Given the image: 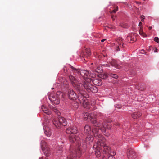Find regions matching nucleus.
Returning <instances> with one entry per match:
<instances>
[{
  "mask_svg": "<svg viewBox=\"0 0 159 159\" xmlns=\"http://www.w3.org/2000/svg\"><path fill=\"white\" fill-rule=\"evenodd\" d=\"M42 150L46 156L47 157L49 156L51 152L50 149L49 147H47Z\"/></svg>",
  "mask_w": 159,
  "mask_h": 159,
  "instance_id": "20",
  "label": "nucleus"
},
{
  "mask_svg": "<svg viewBox=\"0 0 159 159\" xmlns=\"http://www.w3.org/2000/svg\"><path fill=\"white\" fill-rule=\"evenodd\" d=\"M127 154L129 159H135L136 157V153L132 149H128Z\"/></svg>",
  "mask_w": 159,
  "mask_h": 159,
  "instance_id": "11",
  "label": "nucleus"
},
{
  "mask_svg": "<svg viewBox=\"0 0 159 159\" xmlns=\"http://www.w3.org/2000/svg\"><path fill=\"white\" fill-rule=\"evenodd\" d=\"M41 147L42 149L48 147L46 142L43 140H42L41 142Z\"/></svg>",
  "mask_w": 159,
  "mask_h": 159,
  "instance_id": "24",
  "label": "nucleus"
},
{
  "mask_svg": "<svg viewBox=\"0 0 159 159\" xmlns=\"http://www.w3.org/2000/svg\"><path fill=\"white\" fill-rule=\"evenodd\" d=\"M70 68L73 72L80 73L85 80H88L89 82L92 81L93 84L96 85L100 86L102 85V79L98 77L94 78V76L95 75L93 74L89 73L88 71L80 69H76L71 66Z\"/></svg>",
  "mask_w": 159,
  "mask_h": 159,
  "instance_id": "2",
  "label": "nucleus"
},
{
  "mask_svg": "<svg viewBox=\"0 0 159 159\" xmlns=\"http://www.w3.org/2000/svg\"><path fill=\"white\" fill-rule=\"evenodd\" d=\"M67 95L69 98L71 100H75L78 98L76 93L72 89H68Z\"/></svg>",
  "mask_w": 159,
  "mask_h": 159,
  "instance_id": "10",
  "label": "nucleus"
},
{
  "mask_svg": "<svg viewBox=\"0 0 159 159\" xmlns=\"http://www.w3.org/2000/svg\"><path fill=\"white\" fill-rule=\"evenodd\" d=\"M93 109H94V110H95V109H96V108H95V107H94L93 108Z\"/></svg>",
  "mask_w": 159,
  "mask_h": 159,
  "instance_id": "51",
  "label": "nucleus"
},
{
  "mask_svg": "<svg viewBox=\"0 0 159 159\" xmlns=\"http://www.w3.org/2000/svg\"><path fill=\"white\" fill-rule=\"evenodd\" d=\"M109 75L110 76H111L112 77H113V78L117 79L118 78V76L117 75L112 74V73H110L109 74Z\"/></svg>",
  "mask_w": 159,
  "mask_h": 159,
  "instance_id": "30",
  "label": "nucleus"
},
{
  "mask_svg": "<svg viewBox=\"0 0 159 159\" xmlns=\"http://www.w3.org/2000/svg\"><path fill=\"white\" fill-rule=\"evenodd\" d=\"M130 39L131 40L133 41V42H134L136 40V39L135 38H134V37L133 38L131 37Z\"/></svg>",
  "mask_w": 159,
  "mask_h": 159,
  "instance_id": "35",
  "label": "nucleus"
},
{
  "mask_svg": "<svg viewBox=\"0 0 159 159\" xmlns=\"http://www.w3.org/2000/svg\"><path fill=\"white\" fill-rule=\"evenodd\" d=\"M103 56H104V57L105 58V55H103Z\"/></svg>",
  "mask_w": 159,
  "mask_h": 159,
  "instance_id": "53",
  "label": "nucleus"
},
{
  "mask_svg": "<svg viewBox=\"0 0 159 159\" xmlns=\"http://www.w3.org/2000/svg\"><path fill=\"white\" fill-rule=\"evenodd\" d=\"M91 65H93V70L98 73H102V68L101 66L98 65L96 63H92Z\"/></svg>",
  "mask_w": 159,
  "mask_h": 159,
  "instance_id": "12",
  "label": "nucleus"
},
{
  "mask_svg": "<svg viewBox=\"0 0 159 159\" xmlns=\"http://www.w3.org/2000/svg\"><path fill=\"white\" fill-rule=\"evenodd\" d=\"M72 105L75 109H77L79 107L78 103L75 102H73L72 103Z\"/></svg>",
  "mask_w": 159,
  "mask_h": 159,
  "instance_id": "28",
  "label": "nucleus"
},
{
  "mask_svg": "<svg viewBox=\"0 0 159 159\" xmlns=\"http://www.w3.org/2000/svg\"><path fill=\"white\" fill-rule=\"evenodd\" d=\"M91 55V51L90 49L86 48L84 52L83 55L84 57H88Z\"/></svg>",
  "mask_w": 159,
  "mask_h": 159,
  "instance_id": "18",
  "label": "nucleus"
},
{
  "mask_svg": "<svg viewBox=\"0 0 159 159\" xmlns=\"http://www.w3.org/2000/svg\"><path fill=\"white\" fill-rule=\"evenodd\" d=\"M83 87L89 93L92 92L93 93H96L98 91V88L92 85L88 80H85L83 82Z\"/></svg>",
  "mask_w": 159,
  "mask_h": 159,
  "instance_id": "6",
  "label": "nucleus"
},
{
  "mask_svg": "<svg viewBox=\"0 0 159 159\" xmlns=\"http://www.w3.org/2000/svg\"><path fill=\"white\" fill-rule=\"evenodd\" d=\"M141 53L143 54H146V52H145V51L144 50H141Z\"/></svg>",
  "mask_w": 159,
  "mask_h": 159,
  "instance_id": "37",
  "label": "nucleus"
},
{
  "mask_svg": "<svg viewBox=\"0 0 159 159\" xmlns=\"http://www.w3.org/2000/svg\"><path fill=\"white\" fill-rule=\"evenodd\" d=\"M116 154V153L115 152L113 151L112 152H111L110 156H114Z\"/></svg>",
  "mask_w": 159,
  "mask_h": 159,
  "instance_id": "34",
  "label": "nucleus"
},
{
  "mask_svg": "<svg viewBox=\"0 0 159 159\" xmlns=\"http://www.w3.org/2000/svg\"><path fill=\"white\" fill-rule=\"evenodd\" d=\"M52 110L54 111L56 114H57L58 116L60 115V113L59 112V111L57 109V108L54 107H52L51 108Z\"/></svg>",
  "mask_w": 159,
  "mask_h": 159,
  "instance_id": "27",
  "label": "nucleus"
},
{
  "mask_svg": "<svg viewBox=\"0 0 159 159\" xmlns=\"http://www.w3.org/2000/svg\"><path fill=\"white\" fill-rule=\"evenodd\" d=\"M143 20H144V19H143H143H142L141 20V21H143Z\"/></svg>",
  "mask_w": 159,
  "mask_h": 159,
  "instance_id": "49",
  "label": "nucleus"
},
{
  "mask_svg": "<svg viewBox=\"0 0 159 159\" xmlns=\"http://www.w3.org/2000/svg\"><path fill=\"white\" fill-rule=\"evenodd\" d=\"M116 50L117 51H120V48L119 47V46H118L117 48H116Z\"/></svg>",
  "mask_w": 159,
  "mask_h": 159,
  "instance_id": "41",
  "label": "nucleus"
},
{
  "mask_svg": "<svg viewBox=\"0 0 159 159\" xmlns=\"http://www.w3.org/2000/svg\"><path fill=\"white\" fill-rule=\"evenodd\" d=\"M106 40V39H103L102 40H101V42H104Z\"/></svg>",
  "mask_w": 159,
  "mask_h": 159,
  "instance_id": "45",
  "label": "nucleus"
},
{
  "mask_svg": "<svg viewBox=\"0 0 159 159\" xmlns=\"http://www.w3.org/2000/svg\"><path fill=\"white\" fill-rule=\"evenodd\" d=\"M69 78L72 85L78 82L76 79L72 75L69 76Z\"/></svg>",
  "mask_w": 159,
  "mask_h": 159,
  "instance_id": "17",
  "label": "nucleus"
},
{
  "mask_svg": "<svg viewBox=\"0 0 159 159\" xmlns=\"http://www.w3.org/2000/svg\"><path fill=\"white\" fill-rule=\"evenodd\" d=\"M103 60H104V61L103 62H101V65L106 67H110V66L108 62H107L106 63H105L107 61L106 59L104 58L103 59Z\"/></svg>",
  "mask_w": 159,
  "mask_h": 159,
  "instance_id": "25",
  "label": "nucleus"
},
{
  "mask_svg": "<svg viewBox=\"0 0 159 159\" xmlns=\"http://www.w3.org/2000/svg\"><path fill=\"white\" fill-rule=\"evenodd\" d=\"M136 2L137 3L139 4H140L141 3V2Z\"/></svg>",
  "mask_w": 159,
  "mask_h": 159,
  "instance_id": "48",
  "label": "nucleus"
},
{
  "mask_svg": "<svg viewBox=\"0 0 159 159\" xmlns=\"http://www.w3.org/2000/svg\"><path fill=\"white\" fill-rule=\"evenodd\" d=\"M72 153L73 152H72L71 154H70L69 156L67 157V159H76V156L75 155L73 156L72 155Z\"/></svg>",
  "mask_w": 159,
  "mask_h": 159,
  "instance_id": "29",
  "label": "nucleus"
},
{
  "mask_svg": "<svg viewBox=\"0 0 159 159\" xmlns=\"http://www.w3.org/2000/svg\"><path fill=\"white\" fill-rule=\"evenodd\" d=\"M157 50H158L157 49V48H156L154 51V52H157Z\"/></svg>",
  "mask_w": 159,
  "mask_h": 159,
  "instance_id": "43",
  "label": "nucleus"
},
{
  "mask_svg": "<svg viewBox=\"0 0 159 159\" xmlns=\"http://www.w3.org/2000/svg\"><path fill=\"white\" fill-rule=\"evenodd\" d=\"M66 132L67 134H71L69 136V140L70 143H73L75 141L76 143H78V145H76L78 147L77 149L72 151L71 148H70V154L73 152L72 155L73 156L75 155L76 156V155H78L80 157L81 154V148L79 146L81 145V144L80 143V138L78 136V134L77 133V128L75 126L70 127L66 129Z\"/></svg>",
  "mask_w": 159,
  "mask_h": 159,
  "instance_id": "1",
  "label": "nucleus"
},
{
  "mask_svg": "<svg viewBox=\"0 0 159 159\" xmlns=\"http://www.w3.org/2000/svg\"><path fill=\"white\" fill-rule=\"evenodd\" d=\"M63 98H64L63 93L60 91L57 92L56 95L51 94L49 96V99L52 103L56 105L59 104L60 99Z\"/></svg>",
  "mask_w": 159,
  "mask_h": 159,
  "instance_id": "5",
  "label": "nucleus"
},
{
  "mask_svg": "<svg viewBox=\"0 0 159 159\" xmlns=\"http://www.w3.org/2000/svg\"><path fill=\"white\" fill-rule=\"evenodd\" d=\"M43 157H41V158H39V159H43Z\"/></svg>",
  "mask_w": 159,
  "mask_h": 159,
  "instance_id": "50",
  "label": "nucleus"
},
{
  "mask_svg": "<svg viewBox=\"0 0 159 159\" xmlns=\"http://www.w3.org/2000/svg\"><path fill=\"white\" fill-rule=\"evenodd\" d=\"M118 7L117 6L116 7L115 9L112 10V11H110V12L111 13H115L118 10Z\"/></svg>",
  "mask_w": 159,
  "mask_h": 159,
  "instance_id": "31",
  "label": "nucleus"
},
{
  "mask_svg": "<svg viewBox=\"0 0 159 159\" xmlns=\"http://www.w3.org/2000/svg\"><path fill=\"white\" fill-rule=\"evenodd\" d=\"M93 105H94V104H92V103H91V106H93Z\"/></svg>",
  "mask_w": 159,
  "mask_h": 159,
  "instance_id": "52",
  "label": "nucleus"
},
{
  "mask_svg": "<svg viewBox=\"0 0 159 159\" xmlns=\"http://www.w3.org/2000/svg\"><path fill=\"white\" fill-rule=\"evenodd\" d=\"M95 115L92 113L86 112L84 115V118L85 120H87L88 121H89L95 117Z\"/></svg>",
  "mask_w": 159,
  "mask_h": 159,
  "instance_id": "13",
  "label": "nucleus"
},
{
  "mask_svg": "<svg viewBox=\"0 0 159 159\" xmlns=\"http://www.w3.org/2000/svg\"><path fill=\"white\" fill-rule=\"evenodd\" d=\"M41 109L46 114L50 115L51 113V111H49L47 109V107L44 105L42 106Z\"/></svg>",
  "mask_w": 159,
  "mask_h": 159,
  "instance_id": "22",
  "label": "nucleus"
},
{
  "mask_svg": "<svg viewBox=\"0 0 159 159\" xmlns=\"http://www.w3.org/2000/svg\"><path fill=\"white\" fill-rule=\"evenodd\" d=\"M139 33L142 36H143L144 37H146L147 36V35L143 32V29L142 28V27H140V29Z\"/></svg>",
  "mask_w": 159,
  "mask_h": 159,
  "instance_id": "26",
  "label": "nucleus"
},
{
  "mask_svg": "<svg viewBox=\"0 0 159 159\" xmlns=\"http://www.w3.org/2000/svg\"><path fill=\"white\" fill-rule=\"evenodd\" d=\"M83 84H80L78 82L73 85V86L78 93V97L79 96V94L80 93L82 95H84L83 90Z\"/></svg>",
  "mask_w": 159,
  "mask_h": 159,
  "instance_id": "9",
  "label": "nucleus"
},
{
  "mask_svg": "<svg viewBox=\"0 0 159 159\" xmlns=\"http://www.w3.org/2000/svg\"><path fill=\"white\" fill-rule=\"evenodd\" d=\"M108 159H115V158L113 156H110L108 157Z\"/></svg>",
  "mask_w": 159,
  "mask_h": 159,
  "instance_id": "33",
  "label": "nucleus"
},
{
  "mask_svg": "<svg viewBox=\"0 0 159 159\" xmlns=\"http://www.w3.org/2000/svg\"><path fill=\"white\" fill-rule=\"evenodd\" d=\"M154 40L157 43H158L159 42V39L157 37H155L154 39Z\"/></svg>",
  "mask_w": 159,
  "mask_h": 159,
  "instance_id": "32",
  "label": "nucleus"
},
{
  "mask_svg": "<svg viewBox=\"0 0 159 159\" xmlns=\"http://www.w3.org/2000/svg\"><path fill=\"white\" fill-rule=\"evenodd\" d=\"M141 115L140 112H135L131 114V116L133 119H135L140 117Z\"/></svg>",
  "mask_w": 159,
  "mask_h": 159,
  "instance_id": "16",
  "label": "nucleus"
},
{
  "mask_svg": "<svg viewBox=\"0 0 159 159\" xmlns=\"http://www.w3.org/2000/svg\"><path fill=\"white\" fill-rule=\"evenodd\" d=\"M44 129L45 134L48 137H49L51 134V131L50 129L48 127H45Z\"/></svg>",
  "mask_w": 159,
  "mask_h": 159,
  "instance_id": "19",
  "label": "nucleus"
},
{
  "mask_svg": "<svg viewBox=\"0 0 159 159\" xmlns=\"http://www.w3.org/2000/svg\"><path fill=\"white\" fill-rule=\"evenodd\" d=\"M123 39L120 37H119L117 40V42L118 45L121 48H123L124 47V44L123 43Z\"/></svg>",
  "mask_w": 159,
  "mask_h": 159,
  "instance_id": "21",
  "label": "nucleus"
},
{
  "mask_svg": "<svg viewBox=\"0 0 159 159\" xmlns=\"http://www.w3.org/2000/svg\"><path fill=\"white\" fill-rule=\"evenodd\" d=\"M109 62L112 66L118 69L120 68V66L115 60L111 59V60L109 61Z\"/></svg>",
  "mask_w": 159,
  "mask_h": 159,
  "instance_id": "14",
  "label": "nucleus"
},
{
  "mask_svg": "<svg viewBox=\"0 0 159 159\" xmlns=\"http://www.w3.org/2000/svg\"><path fill=\"white\" fill-rule=\"evenodd\" d=\"M92 132L95 137H98V140L97 142L96 147L100 148L102 150H103L105 153H107L110 150V148L107 146L105 139L102 135L99 134L98 129L94 128Z\"/></svg>",
  "mask_w": 159,
  "mask_h": 159,
  "instance_id": "3",
  "label": "nucleus"
},
{
  "mask_svg": "<svg viewBox=\"0 0 159 159\" xmlns=\"http://www.w3.org/2000/svg\"><path fill=\"white\" fill-rule=\"evenodd\" d=\"M111 17L112 19L113 20H114V16L113 15H111Z\"/></svg>",
  "mask_w": 159,
  "mask_h": 159,
  "instance_id": "46",
  "label": "nucleus"
},
{
  "mask_svg": "<svg viewBox=\"0 0 159 159\" xmlns=\"http://www.w3.org/2000/svg\"><path fill=\"white\" fill-rule=\"evenodd\" d=\"M97 153L98 154V155H97V157H99V154H100V152H97Z\"/></svg>",
  "mask_w": 159,
  "mask_h": 159,
  "instance_id": "39",
  "label": "nucleus"
},
{
  "mask_svg": "<svg viewBox=\"0 0 159 159\" xmlns=\"http://www.w3.org/2000/svg\"><path fill=\"white\" fill-rule=\"evenodd\" d=\"M148 28L149 30H150L152 28V27L149 26Z\"/></svg>",
  "mask_w": 159,
  "mask_h": 159,
  "instance_id": "47",
  "label": "nucleus"
},
{
  "mask_svg": "<svg viewBox=\"0 0 159 159\" xmlns=\"http://www.w3.org/2000/svg\"><path fill=\"white\" fill-rule=\"evenodd\" d=\"M136 88L137 89H139V90H143V88H142V89H140L138 87H136Z\"/></svg>",
  "mask_w": 159,
  "mask_h": 159,
  "instance_id": "42",
  "label": "nucleus"
},
{
  "mask_svg": "<svg viewBox=\"0 0 159 159\" xmlns=\"http://www.w3.org/2000/svg\"><path fill=\"white\" fill-rule=\"evenodd\" d=\"M140 18H142V19H144L145 18V17L143 15H142L141 16H140Z\"/></svg>",
  "mask_w": 159,
  "mask_h": 159,
  "instance_id": "38",
  "label": "nucleus"
},
{
  "mask_svg": "<svg viewBox=\"0 0 159 159\" xmlns=\"http://www.w3.org/2000/svg\"><path fill=\"white\" fill-rule=\"evenodd\" d=\"M93 119L92 124L94 126L96 127H99L101 131L105 133L106 129H110L111 128V124L110 123L107 122L102 123L101 120H96L95 117Z\"/></svg>",
  "mask_w": 159,
  "mask_h": 159,
  "instance_id": "4",
  "label": "nucleus"
},
{
  "mask_svg": "<svg viewBox=\"0 0 159 159\" xmlns=\"http://www.w3.org/2000/svg\"><path fill=\"white\" fill-rule=\"evenodd\" d=\"M120 25H121V26L123 27V28H125L126 27L125 26H124V25L123 24H121Z\"/></svg>",
  "mask_w": 159,
  "mask_h": 159,
  "instance_id": "44",
  "label": "nucleus"
},
{
  "mask_svg": "<svg viewBox=\"0 0 159 159\" xmlns=\"http://www.w3.org/2000/svg\"><path fill=\"white\" fill-rule=\"evenodd\" d=\"M65 68H66L65 67V68H64V70H65Z\"/></svg>",
  "mask_w": 159,
  "mask_h": 159,
  "instance_id": "54",
  "label": "nucleus"
},
{
  "mask_svg": "<svg viewBox=\"0 0 159 159\" xmlns=\"http://www.w3.org/2000/svg\"><path fill=\"white\" fill-rule=\"evenodd\" d=\"M142 23L141 22H140L139 24V26H141L142 25Z\"/></svg>",
  "mask_w": 159,
  "mask_h": 159,
  "instance_id": "40",
  "label": "nucleus"
},
{
  "mask_svg": "<svg viewBox=\"0 0 159 159\" xmlns=\"http://www.w3.org/2000/svg\"><path fill=\"white\" fill-rule=\"evenodd\" d=\"M84 133L87 134H90L91 133V127L88 125H86L84 127Z\"/></svg>",
  "mask_w": 159,
  "mask_h": 159,
  "instance_id": "15",
  "label": "nucleus"
},
{
  "mask_svg": "<svg viewBox=\"0 0 159 159\" xmlns=\"http://www.w3.org/2000/svg\"><path fill=\"white\" fill-rule=\"evenodd\" d=\"M125 135L128 136H130L131 135L129 131H127L125 133Z\"/></svg>",
  "mask_w": 159,
  "mask_h": 159,
  "instance_id": "36",
  "label": "nucleus"
},
{
  "mask_svg": "<svg viewBox=\"0 0 159 159\" xmlns=\"http://www.w3.org/2000/svg\"><path fill=\"white\" fill-rule=\"evenodd\" d=\"M53 122L54 125L57 128H60L61 125L65 126L67 125V123L65 119L62 117H59L58 119L54 120Z\"/></svg>",
  "mask_w": 159,
  "mask_h": 159,
  "instance_id": "7",
  "label": "nucleus"
},
{
  "mask_svg": "<svg viewBox=\"0 0 159 159\" xmlns=\"http://www.w3.org/2000/svg\"><path fill=\"white\" fill-rule=\"evenodd\" d=\"M93 140V138L92 136L89 134L86 138V141L87 142H89V143L92 142Z\"/></svg>",
  "mask_w": 159,
  "mask_h": 159,
  "instance_id": "23",
  "label": "nucleus"
},
{
  "mask_svg": "<svg viewBox=\"0 0 159 159\" xmlns=\"http://www.w3.org/2000/svg\"><path fill=\"white\" fill-rule=\"evenodd\" d=\"M87 97H85L84 95H82L80 93L79 94V96L78 97V100L80 101V103L82 104L83 107L84 108H89L90 107L89 103L87 101Z\"/></svg>",
  "mask_w": 159,
  "mask_h": 159,
  "instance_id": "8",
  "label": "nucleus"
}]
</instances>
